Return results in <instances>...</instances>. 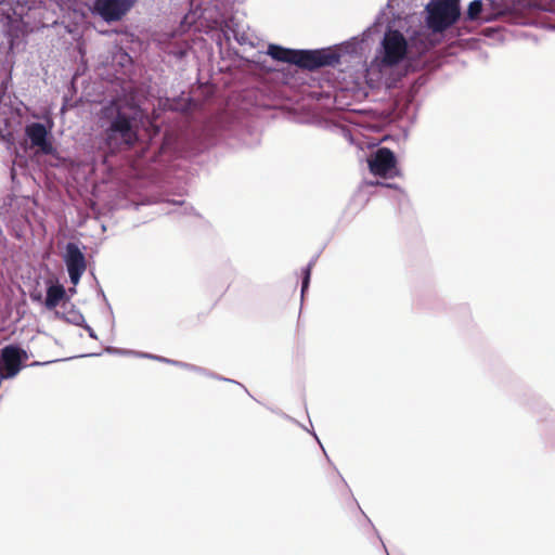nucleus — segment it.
Wrapping results in <instances>:
<instances>
[{"label":"nucleus","instance_id":"nucleus-16","mask_svg":"<svg viewBox=\"0 0 555 555\" xmlns=\"http://www.w3.org/2000/svg\"><path fill=\"white\" fill-rule=\"evenodd\" d=\"M106 350H107L108 352L116 353V354H122V356H126V354H134V352H132V351H128V350L112 349V348H107Z\"/></svg>","mask_w":555,"mask_h":555},{"label":"nucleus","instance_id":"nucleus-10","mask_svg":"<svg viewBox=\"0 0 555 555\" xmlns=\"http://www.w3.org/2000/svg\"><path fill=\"white\" fill-rule=\"evenodd\" d=\"M268 55L273 60L294 64L296 50L285 49L278 44H269Z\"/></svg>","mask_w":555,"mask_h":555},{"label":"nucleus","instance_id":"nucleus-8","mask_svg":"<svg viewBox=\"0 0 555 555\" xmlns=\"http://www.w3.org/2000/svg\"><path fill=\"white\" fill-rule=\"evenodd\" d=\"M25 133L30 140L34 147H37L42 154H52L54 149L51 140L49 139L50 130L44 125L33 122L26 126Z\"/></svg>","mask_w":555,"mask_h":555},{"label":"nucleus","instance_id":"nucleus-4","mask_svg":"<svg viewBox=\"0 0 555 555\" xmlns=\"http://www.w3.org/2000/svg\"><path fill=\"white\" fill-rule=\"evenodd\" d=\"M369 169L374 176L392 178L397 175V159L389 149L382 147L367 158Z\"/></svg>","mask_w":555,"mask_h":555},{"label":"nucleus","instance_id":"nucleus-3","mask_svg":"<svg viewBox=\"0 0 555 555\" xmlns=\"http://www.w3.org/2000/svg\"><path fill=\"white\" fill-rule=\"evenodd\" d=\"M105 140L111 149L132 145L137 141V132L131 118L124 112L118 111L111 126L105 131Z\"/></svg>","mask_w":555,"mask_h":555},{"label":"nucleus","instance_id":"nucleus-15","mask_svg":"<svg viewBox=\"0 0 555 555\" xmlns=\"http://www.w3.org/2000/svg\"><path fill=\"white\" fill-rule=\"evenodd\" d=\"M137 354L139 356V353H137ZM140 357L151 358V359H155V360L167 362V363H172V364H177V365H181V366H186L183 363H178V362H175V361H170V360H168L166 358L155 357V356H151V354H147V353H141Z\"/></svg>","mask_w":555,"mask_h":555},{"label":"nucleus","instance_id":"nucleus-12","mask_svg":"<svg viewBox=\"0 0 555 555\" xmlns=\"http://www.w3.org/2000/svg\"><path fill=\"white\" fill-rule=\"evenodd\" d=\"M482 11V1L481 0H474L469 3L467 9V18L468 20H476Z\"/></svg>","mask_w":555,"mask_h":555},{"label":"nucleus","instance_id":"nucleus-13","mask_svg":"<svg viewBox=\"0 0 555 555\" xmlns=\"http://www.w3.org/2000/svg\"><path fill=\"white\" fill-rule=\"evenodd\" d=\"M73 322H75L76 324L82 325V326L85 327V330L88 332L89 336H90L91 338L96 339V334H95V332L93 331V328H92V327H90L88 324H86V322H85V318H83L81 314L76 315V317L73 319Z\"/></svg>","mask_w":555,"mask_h":555},{"label":"nucleus","instance_id":"nucleus-11","mask_svg":"<svg viewBox=\"0 0 555 555\" xmlns=\"http://www.w3.org/2000/svg\"><path fill=\"white\" fill-rule=\"evenodd\" d=\"M231 31L238 44L254 47L256 37L253 33L241 28H233Z\"/></svg>","mask_w":555,"mask_h":555},{"label":"nucleus","instance_id":"nucleus-7","mask_svg":"<svg viewBox=\"0 0 555 555\" xmlns=\"http://www.w3.org/2000/svg\"><path fill=\"white\" fill-rule=\"evenodd\" d=\"M64 261L69 274L70 282L77 285L81 275L86 271V259L79 247L75 243L66 245Z\"/></svg>","mask_w":555,"mask_h":555},{"label":"nucleus","instance_id":"nucleus-2","mask_svg":"<svg viewBox=\"0 0 555 555\" xmlns=\"http://www.w3.org/2000/svg\"><path fill=\"white\" fill-rule=\"evenodd\" d=\"M460 0H431L426 7L427 24L435 33L452 26L460 17Z\"/></svg>","mask_w":555,"mask_h":555},{"label":"nucleus","instance_id":"nucleus-5","mask_svg":"<svg viewBox=\"0 0 555 555\" xmlns=\"http://www.w3.org/2000/svg\"><path fill=\"white\" fill-rule=\"evenodd\" d=\"M338 63V55L328 50L297 51L295 53V65L307 69H315L322 66Z\"/></svg>","mask_w":555,"mask_h":555},{"label":"nucleus","instance_id":"nucleus-9","mask_svg":"<svg viewBox=\"0 0 555 555\" xmlns=\"http://www.w3.org/2000/svg\"><path fill=\"white\" fill-rule=\"evenodd\" d=\"M66 292L63 285L52 284L47 289L44 305L49 310L54 309L65 298Z\"/></svg>","mask_w":555,"mask_h":555},{"label":"nucleus","instance_id":"nucleus-1","mask_svg":"<svg viewBox=\"0 0 555 555\" xmlns=\"http://www.w3.org/2000/svg\"><path fill=\"white\" fill-rule=\"evenodd\" d=\"M410 51L406 37L399 29L389 27L365 70L367 85L372 88L388 85L391 70L406 60Z\"/></svg>","mask_w":555,"mask_h":555},{"label":"nucleus","instance_id":"nucleus-14","mask_svg":"<svg viewBox=\"0 0 555 555\" xmlns=\"http://www.w3.org/2000/svg\"><path fill=\"white\" fill-rule=\"evenodd\" d=\"M311 263L308 264V267L304 271V280H302V286H301V295L305 294L306 289L309 286L310 282V274H311Z\"/></svg>","mask_w":555,"mask_h":555},{"label":"nucleus","instance_id":"nucleus-6","mask_svg":"<svg viewBox=\"0 0 555 555\" xmlns=\"http://www.w3.org/2000/svg\"><path fill=\"white\" fill-rule=\"evenodd\" d=\"M134 4V0H95L94 11L105 21H119Z\"/></svg>","mask_w":555,"mask_h":555}]
</instances>
